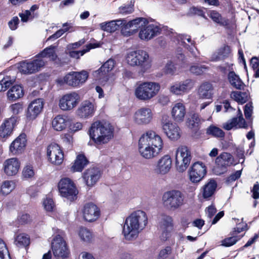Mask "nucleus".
Segmentation results:
<instances>
[{
    "label": "nucleus",
    "instance_id": "obj_43",
    "mask_svg": "<svg viewBox=\"0 0 259 259\" xmlns=\"http://www.w3.org/2000/svg\"><path fill=\"white\" fill-rule=\"evenodd\" d=\"M230 98L238 104H243L248 100V96L246 92L233 91L230 94Z\"/></svg>",
    "mask_w": 259,
    "mask_h": 259
},
{
    "label": "nucleus",
    "instance_id": "obj_2",
    "mask_svg": "<svg viewBox=\"0 0 259 259\" xmlns=\"http://www.w3.org/2000/svg\"><path fill=\"white\" fill-rule=\"evenodd\" d=\"M148 224V217L145 212L138 210L131 213L125 220L122 234L127 241L136 240Z\"/></svg>",
    "mask_w": 259,
    "mask_h": 259
},
{
    "label": "nucleus",
    "instance_id": "obj_38",
    "mask_svg": "<svg viewBox=\"0 0 259 259\" xmlns=\"http://www.w3.org/2000/svg\"><path fill=\"white\" fill-rule=\"evenodd\" d=\"M88 164V160L83 154L77 155L74 161L71 164L70 170L72 172H81Z\"/></svg>",
    "mask_w": 259,
    "mask_h": 259
},
{
    "label": "nucleus",
    "instance_id": "obj_49",
    "mask_svg": "<svg viewBox=\"0 0 259 259\" xmlns=\"http://www.w3.org/2000/svg\"><path fill=\"white\" fill-rule=\"evenodd\" d=\"M204 120L200 118L197 113H194L188 121V125L190 128L198 126Z\"/></svg>",
    "mask_w": 259,
    "mask_h": 259
},
{
    "label": "nucleus",
    "instance_id": "obj_13",
    "mask_svg": "<svg viewBox=\"0 0 259 259\" xmlns=\"http://www.w3.org/2000/svg\"><path fill=\"white\" fill-rule=\"evenodd\" d=\"M80 95L75 92L67 93L59 99L58 106L63 111H69L74 109L80 102Z\"/></svg>",
    "mask_w": 259,
    "mask_h": 259
},
{
    "label": "nucleus",
    "instance_id": "obj_39",
    "mask_svg": "<svg viewBox=\"0 0 259 259\" xmlns=\"http://www.w3.org/2000/svg\"><path fill=\"white\" fill-rule=\"evenodd\" d=\"M16 188V183L12 180H5L0 185V195L6 196L11 194Z\"/></svg>",
    "mask_w": 259,
    "mask_h": 259
},
{
    "label": "nucleus",
    "instance_id": "obj_22",
    "mask_svg": "<svg viewBox=\"0 0 259 259\" xmlns=\"http://www.w3.org/2000/svg\"><path fill=\"white\" fill-rule=\"evenodd\" d=\"M21 162L18 158H10L5 160L3 163L2 170L8 177L16 176L19 172Z\"/></svg>",
    "mask_w": 259,
    "mask_h": 259
},
{
    "label": "nucleus",
    "instance_id": "obj_15",
    "mask_svg": "<svg viewBox=\"0 0 259 259\" xmlns=\"http://www.w3.org/2000/svg\"><path fill=\"white\" fill-rule=\"evenodd\" d=\"M195 81L191 79L171 83L168 88L169 92L177 96H181L188 93L194 87Z\"/></svg>",
    "mask_w": 259,
    "mask_h": 259
},
{
    "label": "nucleus",
    "instance_id": "obj_51",
    "mask_svg": "<svg viewBox=\"0 0 259 259\" xmlns=\"http://www.w3.org/2000/svg\"><path fill=\"white\" fill-rule=\"evenodd\" d=\"M207 134L213 137L222 138L224 136V132L219 127L210 125L207 130Z\"/></svg>",
    "mask_w": 259,
    "mask_h": 259
},
{
    "label": "nucleus",
    "instance_id": "obj_4",
    "mask_svg": "<svg viewBox=\"0 0 259 259\" xmlns=\"http://www.w3.org/2000/svg\"><path fill=\"white\" fill-rule=\"evenodd\" d=\"M126 27L135 30L140 29L139 37L143 40L148 41L160 33V27L153 23H149L146 19L138 18L127 23Z\"/></svg>",
    "mask_w": 259,
    "mask_h": 259
},
{
    "label": "nucleus",
    "instance_id": "obj_47",
    "mask_svg": "<svg viewBox=\"0 0 259 259\" xmlns=\"http://www.w3.org/2000/svg\"><path fill=\"white\" fill-rule=\"evenodd\" d=\"M93 76L95 79L101 82L103 81H106L108 80V73H106L105 70L101 67L98 70L94 71L92 73Z\"/></svg>",
    "mask_w": 259,
    "mask_h": 259
},
{
    "label": "nucleus",
    "instance_id": "obj_33",
    "mask_svg": "<svg viewBox=\"0 0 259 259\" xmlns=\"http://www.w3.org/2000/svg\"><path fill=\"white\" fill-rule=\"evenodd\" d=\"M68 118L65 115H57L52 120V127L57 132H61L66 129L68 124Z\"/></svg>",
    "mask_w": 259,
    "mask_h": 259
},
{
    "label": "nucleus",
    "instance_id": "obj_24",
    "mask_svg": "<svg viewBox=\"0 0 259 259\" xmlns=\"http://www.w3.org/2000/svg\"><path fill=\"white\" fill-rule=\"evenodd\" d=\"M102 172L97 167H90L83 173L82 178L85 185L89 188L94 186L99 181Z\"/></svg>",
    "mask_w": 259,
    "mask_h": 259
},
{
    "label": "nucleus",
    "instance_id": "obj_26",
    "mask_svg": "<svg viewBox=\"0 0 259 259\" xmlns=\"http://www.w3.org/2000/svg\"><path fill=\"white\" fill-rule=\"evenodd\" d=\"M247 230V225L245 223L241 222L237 224V227L234 229V231L232 233L233 236L225 238L221 241V245L225 247H230L235 244L238 240L243 236L241 235L239 236L236 235L245 230Z\"/></svg>",
    "mask_w": 259,
    "mask_h": 259
},
{
    "label": "nucleus",
    "instance_id": "obj_14",
    "mask_svg": "<svg viewBox=\"0 0 259 259\" xmlns=\"http://www.w3.org/2000/svg\"><path fill=\"white\" fill-rule=\"evenodd\" d=\"M97 108V105L94 100H85L77 108L75 114L80 118L89 119L94 115Z\"/></svg>",
    "mask_w": 259,
    "mask_h": 259
},
{
    "label": "nucleus",
    "instance_id": "obj_45",
    "mask_svg": "<svg viewBox=\"0 0 259 259\" xmlns=\"http://www.w3.org/2000/svg\"><path fill=\"white\" fill-rule=\"evenodd\" d=\"M208 16L213 22L217 23L221 25H226L227 24V21L216 11H210L208 13Z\"/></svg>",
    "mask_w": 259,
    "mask_h": 259
},
{
    "label": "nucleus",
    "instance_id": "obj_42",
    "mask_svg": "<svg viewBox=\"0 0 259 259\" xmlns=\"http://www.w3.org/2000/svg\"><path fill=\"white\" fill-rule=\"evenodd\" d=\"M228 79L231 84L238 90H243L245 87L244 83L239 77L234 72H230L228 75Z\"/></svg>",
    "mask_w": 259,
    "mask_h": 259
},
{
    "label": "nucleus",
    "instance_id": "obj_7",
    "mask_svg": "<svg viewBox=\"0 0 259 259\" xmlns=\"http://www.w3.org/2000/svg\"><path fill=\"white\" fill-rule=\"evenodd\" d=\"M164 206L169 210L178 209L184 204V196L178 190L172 189L165 192L162 196Z\"/></svg>",
    "mask_w": 259,
    "mask_h": 259
},
{
    "label": "nucleus",
    "instance_id": "obj_9",
    "mask_svg": "<svg viewBox=\"0 0 259 259\" xmlns=\"http://www.w3.org/2000/svg\"><path fill=\"white\" fill-rule=\"evenodd\" d=\"M176 169L183 172L188 168L191 159V152L185 146H180L176 150L175 155Z\"/></svg>",
    "mask_w": 259,
    "mask_h": 259
},
{
    "label": "nucleus",
    "instance_id": "obj_17",
    "mask_svg": "<svg viewBox=\"0 0 259 259\" xmlns=\"http://www.w3.org/2000/svg\"><path fill=\"white\" fill-rule=\"evenodd\" d=\"M46 65V62L45 60L36 57V59L31 61L21 62L18 68L24 74H31L40 71Z\"/></svg>",
    "mask_w": 259,
    "mask_h": 259
},
{
    "label": "nucleus",
    "instance_id": "obj_11",
    "mask_svg": "<svg viewBox=\"0 0 259 259\" xmlns=\"http://www.w3.org/2000/svg\"><path fill=\"white\" fill-rule=\"evenodd\" d=\"M51 248L55 257L65 258L69 257V249L66 241L60 234L53 237Z\"/></svg>",
    "mask_w": 259,
    "mask_h": 259
},
{
    "label": "nucleus",
    "instance_id": "obj_31",
    "mask_svg": "<svg viewBox=\"0 0 259 259\" xmlns=\"http://www.w3.org/2000/svg\"><path fill=\"white\" fill-rule=\"evenodd\" d=\"M24 95V91L23 88L19 84L13 85L7 92V100L11 102L21 99Z\"/></svg>",
    "mask_w": 259,
    "mask_h": 259
},
{
    "label": "nucleus",
    "instance_id": "obj_20",
    "mask_svg": "<svg viewBox=\"0 0 259 259\" xmlns=\"http://www.w3.org/2000/svg\"><path fill=\"white\" fill-rule=\"evenodd\" d=\"M218 184L214 179L208 180L200 189L198 197L200 200H209L214 195Z\"/></svg>",
    "mask_w": 259,
    "mask_h": 259
},
{
    "label": "nucleus",
    "instance_id": "obj_37",
    "mask_svg": "<svg viewBox=\"0 0 259 259\" xmlns=\"http://www.w3.org/2000/svg\"><path fill=\"white\" fill-rule=\"evenodd\" d=\"M223 128L226 130H230L233 128H246L245 121L243 117H234L224 123Z\"/></svg>",
    "mask_w": 259,
    "mask_h": 259
},
{
    "label": "nucleus",
    "instance_id": "obj_32",
    "mask_svg": "<svg viewBox=\"0 0 259 259\" xmlns=\"http://www.w3.org/2000/svg\"><path fill=\"white\" fill-rule=\"evenodd\" d=\"M172 117L176 122L183 121L186 114V108L185 105L181 102L175 103L171 109Z\"/></svg>",
    "mask_w": 259,
    "mask_h": 259
},
{
    "label": "nucleus",
    "instance_id": "obj_60",
    "mask_svg": "<svg viewBox=\"0 0 259 259\" xmlns=\"http://www.w3.org/2000/svg\"><path fill=\"white\" fill-rule=\"evenodd\" d=\"M115 65L114 61L112 59L107 60L101 67L105 70V72L108 73L113 69Z\"/></svg>",
    "mask_w": 259,
    "mask_h": 259
},
{
    "label": "nucleus",
    "instance_id": "obj_55",
    "mask_svg": "<svg viewBox=\"0 0 259 259\" xmlns=\"http://www.w3.org/2000/svg\"><path fill=\"white\" fill-rule=\"evenodd\" d=\"M14 81L10 79L9 77H7L4 78L2 80L0 81V92H4L7 90V89L10 87Z\"/></svg>",
    "mask_w": 259,
    "mask_h": 259
},
{
    "label": "nucleus",
    "instance_id": "obj_54",
    "mask_svg": "<svg viewBox=\"0 0 259 259\" xmlns=\"http://www.w3.org/2000/svg\"><path fill=\"white\" fill-rule=\"evenodd\" d=\"M177 68L171 61H168L164 66V72L169 75H174L176 72Z\"/></svg>",
    "mask_w": 259,
    "mask_h": 259
},
{
    "label": "nucleus",
    "instance_id": "obj_8",
    "mask_svg": "<svg viewBox=\"0 0 259 259\" xmlns=\"http://www.w3.org/2000/svg\"><path fill=\"white\" fill-rule=\"evenodd\" d=\"M48 161L52 165L61 166L64 160V153L62 148L56 143L49 144L46 148Z\"/></svg>",
    "mask_w": 259,
    "mask_h": 259
},
{
    "label": "nucleus",
    "instance_id": "obj_5",
    "mask_svg": "<svg viewBox=\"0 0 259 259\" xmlns=\"http://www.w3.org/2000/svg\"><path fill=\"white\" fill-rule=\"evenodd\" d=\"M126 63L130 66H138L142 73L149 71L152 67V60L144 50L131 51L125 56Z\"/></svg>",
    "mask_w": 259,
    "mask_h": 259
},
{
    "label": "nucleus",
    "instance_id": "obj_61",
    "mask_svg": "<svg viewBox=\"0 0 259 259\" xmlns=\"http://www.w3.org/2000/svg\"><path fill=\"white\" fill-rule=\"evenodd\" d=\"M19 20L17 17H14L9 22L8 25L12 30H15L17 29L19 24Z\"/></svg>",
    "mask_w": 259,
    "mask_h": 259
},
{
    "label": "nucleus",
    "instance_id": "obj_64",
    "mask_svg": "<svg viewBox=\"0 0 259 259\" xmlns=\"http://www.w3.org/2000/svg\"><path fill=\"white\" fill-rule=\"evenodd\" d=\"M205 211L208 217L210 218L216 213L217 209L215 206L211 204L206 208Z\"/></svg>",
    "mask_w": 259,
    "mask_h": 259
},
{
    "label": "nucleus",
    "instance_id": "obj_57",
    "mask_svg": "<svg viewBox=\"0 0 259 259\" xmlns=\"http://www.w3.org/2000/svg\"><path fill=\"white\" fill-rule=\"evenodd\" d=\"M172 253V248L170 246H166L161 249L159 253V257L162 258H167L171 257Z\"/></svg>",
    "mask_w": 259,
    "mask_h": 259
},
{
    "label": "nucleus",
    "instance_id": "obj_18",
    "mask_svg": "<svg viewBox=\"0 0 259 259\" xmlns=\"http://www.w3.org/2000/svg\"><path fill=\"white\" fill-rule=\"evenodd\" d=\"M206 174V167L202 162L194 163L188 171L190 181L193 183H197L201 181Z\"/></svg>",
    "mask_w": 259,
    "mask_h": 259
},
{
    "label": "nucleus",
    "instance_id": "obj_12",
    "mask_svg": "<svg viewBox=\"0 0 259 259\" xmlns=\"http://www.w3.org/2000/svg\"><path fill=\"white\" fill-rule=\"evenodd\" d=\"M154 113L148 107H142L138 109L133 114V122L139 126H144L150 124L153 119Z\"/></svg>",
    "mask_w": 259,
    "mask_h": 259
},
{
    "label": "nucleus",
    "instance_id": "obj_27",
    "mask_svg": "<svg viewBox=\"0 0 259 259\" xmlns=\"http://www.w3.org/2000/svg\"><path fill=\"white\" fill-rule=\"evenodd\" d=\"M83 219L89 222L97 220L100 215V210L98 207L93 203L85 205L82 210Z\"/></svg>",
    "mask_w": 259,
    "mask_h": 259
},
{
    "label": "nucleus",
    "instance_id": "obj_16",
    "mask_svg": "<svg viewBox=\"0 0 259 259\" xmlns=\"http://www.w3.org/2000/svg\"><path fill=\"white\" fill-rule=\"evenodd\" d=\"M89 77V73L85 70L80 72H71L63 77V82L70 86L78 87L83 84Z\"/></svg>",
    "mask_w": 259,
    "mask_h": 259
},
{
    "label": "nucleus",
    "instance_id": "obj_50",
    "mask_svg": "<svg viewBox=\"0 0 259 259\" xmlns=\"http://www.w3.org/2000/svg\"><path fill=\"white\" fill-rule=\"evenodd\" d=\"M181 39L182 44L186 48L190 51H193V48L194 47V44L190 36L183 35L181 36Z\"/></svg>",
    "mask_w": 259,
    "mask_h": 259
},
{
    "label": "nucleus",
    "instance_id": "obj_56",
    "mask_svg": "<svg viewBox=\"0 0 259 259\" xmlns=\"http://www.w3.org/2000/svg\"><path fill=\"white\" fill-rule=\"evenodd\" d=\"M34 171L32 166L30 165L25 166L22 170V176L26 179H31L34 176Z\"/></svg>",
    "mask_w": 259,
    "mask_h": 259
},
{
    "label": "nucleus",
    "instance_id": "obj_52",
    "mask_svg": "<svg viewBox=\"0 0 259 259\" xmlns=\"http://www.w3.org/2000/svg\"><path fill=\"white\" fill-rule=\"evenodd\" d=\"M10 258V255L5 242L0 238V259Z\"/></svg>",
    "mask_w": 259,
    "mask_h": 259
},
{
    "label": "nucleus",
    "instance_id": "obj_48",
    "mask_svg": "<svg viewBox=\"0 0 259 259\" xmlns=\"http://www.w3.org/2000/svg\"><path fill=\"white\" fill-rule=\"evenodd\" d=\"M207 68L203 65L193 64L190 66V72L195 75H201L206 71Z\"/></svg>",
    "mask_w": 259,
    "mask_h": 259
},
{
    "label": "nucleus",
    "instance_id": "obj_58",
    "mask_svg": "<svg viewBox=\"0 0 259 259\" xmlns=\"http://www.w3.org/2000/svg\"><path fill=\"white\" fill-rule=\"evenodd\" d=\"M9 110L13 115H17L22 112L23 105L20 103H16L11 105Z\"/></svg>",
    "mask_w": 259,
    "mask_h": 259
},
{
    "label": "nucleus",
    "instance_id": "obj_21",
    "mask_svg": "<svg viewBox=\"0 0 259 259\" xmlns=\"http://www.w3.org/2000/svg\"><path fill=\"white\" fill-rule=\"evenodd\" d=\"M44 105L43 99L38 98L32 101L28 105L26 112V118L34 120L42 112Z\"/></svg>",
    "mask_w": 259,
    "mask_h": 259
},
{
    "label": "nucleus",
    "instance_id": "obj_44",
    "mask_svg": "<svg viewBox=\"0 0 259 259\" xmlns=\"http://www.w3.org/2000/svg\"><path fill=\"white\" fill-rule=\"evenodd\" d=\"M14 243L18 247L27 246L30 243V238L27 234L21 233L16 236Z\"/></svg>",
    "mask_w": 259,
    "mask_h": 259
},
{
    "label": "nucleus",
    "instance_id": "obj_53",
    "mask_svg": "<svg viewBox=\"0 0 259 259\" xmlns=\"http://www.w3.org/2000/svg\"><path fill=\"white\" fill-rule=\"evenodd\" d=\"M42 205L44 209L48 211H53L55 207L54 201L51 198H44L42 201Z\"/></svg>",
    "mask_w": 259,
    "mask_h": 259
},
{
    "label": "nucleus",
    "instance_id": "obj_1",
    "mask_svg": "<svg viewBox=\"0 0 259 259\" xmlns=\"http://www.w3.org/2000/svg\"><path fill=\"white\" fill-rule=\"evenodd\" d=\"M163 148L162 137L153 130H148L143 133L138 141L139 154L146 159H152L158 156Z\"/></svg>",
    "mask_w": 259,
    "mask_h": 259
},
{
    "label": "nucleus",
    "instance_id": "obj_63",
    "mask_svg": "<svg viewBox=\"0 0 259 259\" xmlns=\"http://www.w3.org/2000/svg\"><path fill=\"white\" fill-rule=\"evenodd\" d=\"M19 15L21 18L22 21L26 22L28 20L29 18L31 17V14L30 11L25 10L24 12L19 13Z\"/></svg>",
    "mask_w": 259,
    "mask_h": 259
},
{
    "label": "nucleus",
    "instance_id": "obj_41",
    "mask_svg": "<svg viewBox=\"0 0 259 259\" xmlns=\"http://www.w3.org/2000/svg\"><path fill=\"white\" fill-rule=\"evenodd\" d=\"M212 86L209 82H203L199 88L198 93L202 98L209 99L212 96Z\"/></svg>",
    "mask_w": 259,
    "mask_h": 259
},
{
    "label": "nucleus",
    "instance_id": "obj_19",
    "mask_svg": "<svg viewBox=\"0 0 259 259\" xmlns=\"http://www.w3.org/2000/svg\"><path fill=\"white\" fill-rule=\"evenodd\" d=\"M172 168V159L166 154L160 157L156 162L154 169V172L160 176L167 175Z\"/></svg>",
    "mask_w": 259,
    "mask_h": 259
},
{
    "label": "nucleus",
    "instance_id": "obj_40",
    "mask_svg": "<svg viewBox=\"0 0 259 259\" xmlns=\"http://www.w3.org/2000/svg\"><path fill=\"white\" fill-rule=\"evenodd\" d=\"M101 46L100 42L90 43L85 46V49L81 51H72L69 52V56L74 58L78 59L80 56L89 52L92 49L99 48Z\"/></svg>",
    "mask_w": 259,
    "mask_h": 259
},
{
    "label": "nucleus",
    "instance_id": "obj_34",
    "mask_svg": "<svg viewBox=\"0 0 259 259\" xmlns=\"http://www.w3.org/2000/svg\"><path fill=\"white\" fill-rule=\"evenodd\" d=\"M127 24L124 19H117L108 22H103L100 24V27L102 30L113 32L118 29L120 26Z\"/></svg>",
    "mask_w": 259,
    "mask_h": 259
},
{
    "label": "nucleus",
    "instance_id": "obj_36",
    "mask_svg": "<svg viewBox=\"0 0 259 259\" xmlns=\"http://www.w3.org/2000/svg\"><path fill=\"white\" fill-rule=\"evenodd\" d=\"M55 46H51L48 48L45 49L37 55L36 58L38 59L45 60L46 63V59H48L51 61H55L57 59V55L56 54Z\"/></svg>",
    "mask_w": 259,
    "mask_h": 259
},
{
    "label": "nucleus",
    "instance_id": "obj_35",
    "mask_svg": "<svg viewBox=\"0 0 259 259\" xmlns=\"http://www.w3.org/2000/svg\"><path fill=\"white\" fill-rule=\"evenodd\" d=\"M77 236L81 242L85 243H91L95 240L93 232L89 229L81 227L77 231Z\"/></svg>",
    "mask_w": 259,
    "mask_h": 259
},
{
    "label": "nucleus",
    "instance_id": "obj_10",
    "mask_svg": "<svg viewBox=\"0 0 259 259\" xmlns=\"http://www.w3.org/2000/svg\"><path fill=\"white\" fill-rule=\"evenodd\" d=\"M58 189L61 195L70 201L77 199L78 190L73 181L70 178L61 179L58 183Z\"/></svg>",
    "mask_w": 259,
    "mask_h": 259
},
{
    "label": "nucleus",
    "instance_id": "obj_6",
    "mask_svg": "<svg viewBox=\"0 0 259 259\" xmlns=\"http://www.w3.org/2000/svg\"><path fill=\"white\" fill-rule=\"evenodd\" d=\"M159 83L146 81L138 84L134 90V95L139 100L143 102L149 101L155 97L160 92Z\"/></svg>",
    "mask_w": 259,
    "mask_h": 259
},
{
    "label": "nucleus",
    "instance_id": "obj_62",
    "mask_svg": "<svg viewBox=\"0 0 259 259\" xmlns=\"http://www.w3.org/2000/svg\"><path fill=\"white\" fill-rule=\"evenodd\" d=\"M69 30L68 28H65L64 29H61L58 30L55 33L50 36L48 40L51 39H57L62 36L65 32Z\"/></svg>",
    "mask_w": 259,
    "mask_h": 259
},
{
    "label": "nucleus",
    "instance_id": "obj_29",
    "mask_svg": "<svg viewBox=\"0 0 259 259\" xmlns=\"http://www.w3.org/2000/svg\"><path fill=\"white\" fill-rule=\"evenodd\" d=\"M162 130L166 136L171 140H176L180 137L179 127L170 121L163 122Z\"/></svg>",
    "mask_w": 259,
    "mask_h": 259
},
{
    "label": "nucleus",
    "instance_id": "obj_28",
    "mask_svg": "<svg viewBox=\"0 0 259 259\" xmlns=\"http://www.w3.org/2000/svg\"><path fill=\"white\" fill-rule=\"evenodd\" d=\"M159 225L162 231V239L163 240H166L171 236V233L174 231L173 219L169 215H163Z\"/></svg>",
    "mask_w": 259,
    "mask_h": 259
},
{
    "label": "nucleus",
    "instance_id": "obj_59",
    "mask_svg": "<svg viewBox=\"0 0 259 259\" xmlns=\"http://www.w3.org/2000/svg\"><path fill=\"white\" fill-rule=\"evenodd\" d=\"M134 5L130 4L121 6L119 8V13L122 15H126L132 13L134 11Z\"/></svg>",
    "mask_w": 259,
    "mask_h": 259
},
{
    "label": "nucleus",
    "instance_id": "obj_3",
    "mask_svg": "<svg viewBox=\"0 0 259 259\" xmlns=\"http://www.w3.org/2000/svg\"><path fill=\"white\" fill-rule=\"evenodd\" d=\"M90 136L98 145L106 144L113 138L114 128L108 121H97L94 122L89 131Z\"/></svg>",
    "mask_w": 259,
    "mask_h": 259
},
{
    "label": "nucleus",
    "instance_id": "obj_46",
    "mask_svg": "<svg viewBox=\"0 0 259 259\" xmlns=\"http://www.w3.org/2000/svg\"><path fill=\"white\" fill-rule=\"evenodd\" d=\"M231 53V49L229 47L226 46L221 49L218 52V56L213 55L211 58L212 61H217L228 57Z\"/></svg>",
    "mask_w": 259,
    "mask_h": 259
},
{
    "label": "nucleus",
    "instance_id": "obj_30",
    "mask_svg": "<svg viewBox=\"0 0 259 259\" xmlns=\"http://www.w3.org/2000/svg\"><path fill=\"white\" fill-rule=\"evenodd\" d=\"M215 163L222 170L219 174L223 172L228 166H230L234 163V158L229 153L224 152L221 154L215 159Z\"/></svg>",
    "mask_w": 259,
    "mask_h": 259
},
{
    "label": "nucleus",
    "instance_id": "obj_23",
    "mask_svg": "<svg viewBox=\"0 0 259 259\" xmlns=\"http://www.w3.org/2000/svg\"><path fill=\"white\" fill-rule=\"evenodd\" d=\"M17 122V118L12 116L5 119L0 125V140L5 141L13 134Z\"/></svg>",
    "mask_w": 259,
    "mask_h": 259
},
{
    "label": "nucleus",
    "instance_id": "obj_25",
    "mask_svg": "<svg viewBox=\"0 0 259 259\" xmlns=\"http://www.w3.org/2000/svg\"><path fill=\"white\" fill-rule=\"evenodd\" d=\"M27 144L26 135L21 134L10 145L9 151L14 155L22 154L25 149Z\"/></svg>",
    "mask_w": 259,
    "mask_h": 259
}]
</instances>
